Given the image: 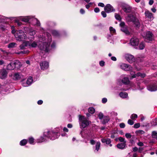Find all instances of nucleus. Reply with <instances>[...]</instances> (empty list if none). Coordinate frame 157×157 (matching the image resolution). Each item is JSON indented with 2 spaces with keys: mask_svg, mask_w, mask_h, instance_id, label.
Returning <instances> with one entry per match:
<instances>
[{
  "mask_svg": "<svg viewBox=\"0 0 157 157\" xmlns=\"http://www.w3.org/2000/svg\"><path fill=\"white\" fill-rule=\"evenodd\" d=\"M90 143L92 145H94L95 144V141L93 140H90Z\"/></svg>",
  "mask_w": 157,
  "mask_h": 157,
  "instance_id": "774afa93",
  "label": "nucleus"
},
{
  "mask_svg": "<svg viewBox=\"0 0 157 157\" xmlns=\"http://www.w3.org/2000/svg\"><path fill=\"white\" fill-rule=\"evenodd\" d=\"M16 44L14 42L11 43L9 44L8 45V47L9 48H12L14 47L15 45Z\"/></svg>",
  "mask_w": 157,
  "mask_h": 157,
  "instance_id": "58836bf2",
  "label": "nucleus"
},
{
  "mask_svg": "<svg viewBox=\"0 0 157 157\" xmlns=\"http://www.w3.org/2000/svg\"><path fill=\"white\" fill-rule=\"evenodd\" d=\"M122 8L124 12L126 13H130L132 10L131 7L128 5L125 4H122Z\"/></svg>",
  "mask_w": 157,
  "mask_h": 157,
  "instance_id": "9d476101",
  "label": "nucleus"
},
{
  "mask_svg": "<svg viewBox=\"0 0 157 157\" xmlns=\"http://www.w3.org/2000/svg\"><path fill=\"white\" fill-rule=\"evenodd\" d=\"M80 13L82 14H84L85 13V11L83 9H81L80 11Z\"/></svg>",
  "mask_w": 157,
  "mask_h": 157,
  "instance_id": "0e129e2a",
  "label": "nucleus"
},
{
  "mask_svg": "<svg viewBox=\"0 0 157 157\" xmlns=\"http://www.w3.org/2000/svg\"><path fill=\"white\" fill-rule=\"evenodd\" d=\"M0 29L2 30H4L5 29V27L4 25H2V24H0Z\"/></svg>",
  "mask_w": 157,
  "mask_h": 157,
  "instance_id": "4d7b16f0",
  "label": "nucleus"
},
{
  "mask_svg": "<svg viewBox=\"0 0 157 157\" xmlns=\"http://www.w3.org/2000/svg\"><path fill=\"white\" fill-rule=\"evenodd\" d=\"M31 16H27L22 17L21 18V20L25 22H29L30 23V19Z\"/></svg>",
  "mask_w": 157,
  "mask_h": 157,
  "instance_id": "a878e982",
  "label": "nucleus"
},
{
  "mask_svg": "<svg viewBox=\"0 0 157 157\" xmlns=\"http://www.w3.org/2000/svg\"><path fill=\"white\" fill-rule=\"evenodd\" d=\"M105 12V11H102L101 12V15L104 17H106V14Z\"/></svg>",
  "mask_w": 157,
  "mask_h": 157,
  "instance_id": "8fccbe9b",
  "label": "nucleus"
},
{
  "mask_svg": "<svg viewBox=\"0 0 157 157\" xmlns=\"http://www.w3.org/2000/svg\"><path fill=\"white\" fill-rule=\"evenodd\" d=\"M101 141L103 143H105L109 145L110 147L112 146V145L111 144V140L109 138H103L101 139Z\"/></svg>",
  "mask_w": 157,
  "mask_h": 157,
  "instance_id": "412c9836",
  "label": "nucleus"
},
{
  "mask_svg": "<svg viewBox=\"0 0 157 157\" xmlns=\"http://www.w3.org/2000/svg\"><path fill=\"white\" fill-rule=\"evenodd\" d=\"M130 43L133 46H137L138 44L139 40L136 37H133L130 40Z\"/></svg>",
  "mask_w": 157,
  "mask_h": 157,
  "instance_id": "ddd939ff",
  "label": "nucleus"
},
{
  "mask_svg": "<svg viewBox=\"0 0 157 157\" xmlns=\"http://www.w3.org/2000/svg\"><path fill=\"white\" fill-rule=\"evenodd\" d=\"M109 30L110 32L112 33H114L116 32L115 29L113 27H110L109 28Z\"/></svg>",
  "mask_w": 157,
  "mask_h": 157,
  "instance_id": "37998d69",
  "label": "nucleus"
},
{
  "mask_svg": "<svg viewBox=\"0 0 157 157\" xmlns=\"http://www.w3.org/2000/svg\"><path fill=\"white\" fill-rule=\"evenodd\" d=\"M137 144L139 146H144V144L141 142H139Z\"/></svg>",
  "mask_w": 157,
  "mask_h": 157,
  "instance_id": "bf43d9fd",
  "label": "nucleus"
},
{
  "mask_svg": "<svg viewBox=\"0 0 157 157\" xmlns=\"http://www.w3.org/2000/svg\"><path fill=\"white\" fill-rule=\"evenodd\" d=\"M7 68L8 70H10L14 69L15 68L13 65V63H11L8 64L7 66Z\"/></svg>",
  "mask_w": 157,
  "mask_h": 157,
  "instance_id": "c756f323",
  "label": "nucleus"
},
{
  "mask_svg": "<svg viewBox=\"0 0 157 157\" xmlns=\"http://www.w3.org/2000/svg\"><path fill=\"white\" fill-rule=\"evenodd\" d=\"M29 41H25L23 43L20 45L19 47L20 49L21 50L24 49L25 47L27 46L29 47Z\"/></svg>",
  "mask_w": 157,
  "mask_h": 157,
  "instance_id": "b1692460",
  "label": "nucleus"
},
{
  "mask_svg": "<svg viewBox=\"0 0 157 157\" xmlns=\"http://www.w3.org/2000/svg\"><path fill=\"white\" fill-rule=\"evenodd\" d=\"M126 142L123 143L119 144L117 145V147L119 149H123L125 146Z\"/></svg>",
  "mask_w": 157,
  "mask_h": 157,
  "instance_id": "cd10ccee",
  "label": "nucleus"
},
{
  "mask_svg": "<svg viewBox=\"0 0 157 157\" xmlns=\"http://www.w3.org/2000/svg\"><path fill=\"white\" fill-rule=\"evenodd\" d=\"M93 4V3L90 2L86 6V9H88L91 6H92Z\"/></svg>",
  "mask_w": 157,
  "mask_h": 157,
  "instance_id": "a18cd8bd",
  "label": "nucleus"
},
{
  "mask_svg": "<svg viewBox=\"0 0 157 157\" xmlns=\"http://www.w3.org/2000/svg\"><path fill=\"white\" fill-rule=\"evenodd\" d=\"M14 36L17 40L19 41H23L27 39V37L22 30L17 31L14 34Z\"/></svg>",
  "mask_w": 157,
  "mask_h": 157,
  "instance_id": "7ed1b4c3",
  "label": "nucleus"
},
{
  "mask_svg": "<svg viewBox=\"0 0 157 157\" xmlns=\"http://www.w3.org/2000/svg\"><path fill=\"white\" fill-rule=\"evenodd\" d=\"M33 82V78L32 77H29L26 81V83H23V86L25 87H26L30 85Z\"/></svg>",
  "mask_w": 157,
  "mask_h": 157,
  "instance_id": "aec40b11",
  "label": "nucleus"
},
{
  "mask_svg": "<svg viewBox=\"0 0 157 157\" xmlns=\"http://www.w3.org/2000/svg\"><path fill=\"white\" fill-rule=\"evenodd\" d=\"M51 33L52 35L55 36H58L59 35V33L56 30H52V31Z\"/></svg>",
  "mask_w": 157,
  "mask_h": 157,
  "instance_id": "473e14b6",
  "label": "nucleus"
},
{
  "mask_svg": "<svg viewBox=\"0 0 157 157\" xmlns=\"http://www.w3.org/2000/svg\"><path fill=\"white\" fill-rule=\"evenodd\" d=\"M140 127V124L139 123L135 124L134 125V127L135 128H137Z\"/></svg>",
  "mask_w": 157,
  "mask_h": 157,
  "instance_id": "09e8293b",
  "label": "nucleus"
},
{
  "mask_svg": "<svg viewBox=\"0 0 157 157\" xmlns=\"http://www.w3.org/2000/svg\"><path fill=\"white\" fill-rule=\"evenodd\" d=\"M145 47V44L144 42H141L139 46V49L140 50H143Z\"/></svg>",
  "mask_w": 157,
  "mask_h": 157,
  "instance_id": "f704fd0d",
  "label": "nucleus"
},
{
  "mask_svg": "<svg viewBox=\"0 0 157 157\" xmlns=\"http://www.w3.org/2000/svg\"><path fill=\"white\" fill-rule=\"evenodd\" d=\"M46 35L47 36L46 38L40 36L39 37L38 42L36 41H29V47L35 48L38 46L41 51L46 52H48L50 50V45L52 41V38L49 33H47Z\"/></svg>",
  "mask_w": 157,
  "mask_h": 157,
  "instance_id": "f257e3e1",
  "label": "nucleus"
},
{
  "mask_svg": "<svg viewBox=\"0 0 157 157\" xmlns=\"http://www.w3.org/2000/svg\"><path fill=\"white\" fill-rule=\"evenodd\" d=\"M129 83V81L128 78L127 77H124L122 79H118L117 81V84L120 85H121L122 83L125 85L128 84Z\"/></svg>",
  "mask_w": 157,
  "mask_h": 157,
  "instance_id": "1a4fd4ad",
  "label": "nucleus"
},
{
  "mask_svg": "<svg viewBox=\"0 0 157 157\" xmlns=\"http://www.w3.org/2000/svg\"><path fill=\"white\" fill-rule=\"evenodd\" d=\"M82 3L85 4V3H84V2L85 1L86 3H89L91 0H81Z\"/></svg>",
  "mask_w": 157,
  "mask_h": 157,
  "instance_id": "6e6d98bb",
  "label": "nucleus"
},
{
  "mask_svg": "<svg viewBox=\"0 0 157 157\" xmlns=\"http://www.w3.org/2000/svg\"><path fill=\"white\" fill-rule=\"evenodd\" d=\"M128 123L130 125H132L134 124V122L132 120L129 119L128 121Z\"/></svg>",
  "mask_w": 157,
  "mask_h": 157,
  "instance_id": "de8ad7c7",
  "label": "nucleus"
},
{
  "mask_svg": "<svg viewBox=\"0 0 157 157\" xmlns=\"http://www.w3.org/2000/svg\"><path fill=\"white\" fill-rule=\"evenodd\" d=\"M51 48L52 49L56 47V44L54 42H53L51 46Z\"/></svg>",
  "mask_w": 157,
  "mask_h": 157,
  "instance_id": "603ef678",
  "label": "nucleus"
},
{
  "mask_svg": "<svg viewBox=\"0 0 157 157\" xmlns=\"http://www.w3.org/2000/svg\"><path fill=\"white\" fill-rule=\"evenodd\" d=\"M105 62L103 61H101L100 62L99 64L101 66H103L104 65Z\"/></svg>",
  "mask_w": 157,
  "mask_h": 157,
  "instance_id": "052dcab7",
  "label": "nucleus"
},
{
  "mask_svg": "<svg viewBox=\"0 0 157 157\" xmlns=\"http://www.w3.org/2000/svg\"><path fill=\"white\" fill-rule=\"evenodd\" d=\"M144 132L142 130H139L138 131V133L143 134L144 133Z\"/></svg>",
  "mask_w": 157,
  "mask_h": 157,
  "instance_id": "e2e57ef3",
  "label": "nucleus"
},
{
  "mask_svg": "<svg viewBox=\"0 0 157 157\" xmlns=\"http://www.w3.org/2000/svg\"><path fill=\"white\" fill-rule=\"evenodd\" d=\"M115 17L116 19L117 20H118L119 21H121V16L119 15L116 13L115 14Z\"/></svg>",
  "mask_w": 157,
  "mask_h": 157,
  "instance_id": "c9c22d12",
  "label": "nucleus"
},
{
  "mask_svg": "<svg viewBox=\"0 0 157 157\" xmlns=\"http://www.w3.org/2000/svg\"><path fill=\"white\" fill-rule=\"evenodd\" d=\"M100 144L101 143L99 142H97L96 143V145L95 146V149L94 151L95 152H97L98 151L100 147Z\"/></svg>",
  "mask_w": 157,
  "mask_h": 157,
  "instance_id": "c85d7f7f",
  "label": "nucleus"
},
{
  "mask_svg": "<svg viewBox=\"0 0 157 157\" xmlns=\"http://www.w3.org/2000/svg\"><path fill=\"white\" fill-rule=\"evenodd\" d=\"M82 137L84 138H87V135L85 132L81 131L80 133Z\"/></svg>",
  "mask_w": 157,
  "mask_h": 157,
  "instance_id": "72a5a7b5",
  "label": "nucleus"
},
{
  "mask_svg": "<svg viewBox=\"0 0 157 157\" xmlns=\"http://www.w3.org/2000/svg\"><path fill=\"white\" fill-rule=\"evenodd\" d=\"M119 96L123 98H125L128 97V94L125 92H121L119 94Z\"/></svg>",
  "mask_w": 157,
  "mask_h": 157,
  "instance_id": "bb28decb",
  "label": "nucleus"
},
{
  "mask_svg": "<svg viewBox=\"0 0 157 157\" xmlns=\"http://www.w3.org/2000/svg\"><path fill=\"white\" fill-rule=\"evenodd\" d=\"M101 122L102 124H105L107 123L110 120V118L109 116H105L103 118Z\"/></svg>",
  "mask_w": 157,
  "mask_h": 157,
  "instance_id": "393cba45",
  "label": "nucleus"
},
{
  "mask_svg": "<svg viewBox=\"0 0 157 157\" xmlns=\"http://www.w3.org/2000/svg\"><path fill=\"white\" fill-rule=\"evenodd\" d=\"M152 137L153 138H155L157 140V132H153L152 135Z\"/></svg>",
  "mask_w": 157,
  "mask_h": 157,
  "instance_id": "79ce46f5",
  "label": "nucleus"
},
{
  "mask_svg": "<svg viewBox=\"0 0 157 157\" xmlns=\"http://www.w3.org/2000/svg\"><path fill=\"white\" fill-rule=\"evenodd\" d=\"M98 117L100 120L102 119L104 117L103 114L101 113H100L98 114Z\"/></svg>",
  "mask_w": 157,
  "mask_h": 157,
  "instance_id": "ea45409f",
  "label": "nucleus"
},
{
  "mask_svg": "<svg viewBox=\"0 0 157 157\" xmlns=\"http://www.w3.org/2000/svg\"><path fill=\"white\" fill-rule=\"evenodd\" d=\"M27 141L26 140L23 139L20 142V144L21 146H24L27 144Z\"/></svg>",
  "mask_w": 157,
  "mask_h": 157,
  "instance_id": "7c9ffc66",
  "label": "nucleus"
},
{
  "mask_svg": "<svg viewBox=\"0 0 157 157\" xmlns=\"http://www.w3.org/2000/svg\"><path fill=\"white\" fill-rule=\"evenodd\" d=\"M145 36H144L145 41L147 42H151L153 40V34L150 31H147L144 33Z\"/></svg>",
  "mask_w": 157,
  "mask_h": 157,
  "instance_id": "423d86ee",
  "label": "nucleus"
},
{
  "mask_svg": "<svg viewBox=\"0 0 157 157\" xmlns=\"http://www.w3.org/2000/svg\"><path fill=\"white\" fill-rule=\"evenodd\" d=\"M107 101V98H102V101L103 103H106Z\"/></svg>",
  "mask_w": 157,
  "mask_h": 157,
  "instance_id": "13d9d810",
  "label": "nucleus"
},
{
  "mask_svg": "<svg viewBox=\"0 0 157 157\" xmlns=\"http://www.w3.org/2000/svg\"><path fill=\"white\" fill-rule=\"evenodd\" d=\"M120 26L121 27V30L127 35H129L130 33L128 30L127 26L125 25L124 22H122L120 24Z\"/></svg>",
  "mask_w": 157,
  "mask_h": 157,
  "instance_id": "6e6552de",
  "label": "nucleus"
},
{
  "mask_svg": "<svg viewBox=\"0 0 157 157\" xmlns=\"http://www.w3.org/2000/svg\"><path fill=\"white\" fill-rule=\"evenodd\" d=\"M137 115L136 114H133L130 117V118L132 120L134 119L135 118H137Z\"/></svg>",
  "mask_w": 157,
  "mask_h": 157,
  "instance_id": "c03bdc74",
  "label": "nucleus"
},
{
  "mask_svg": "<svg viewBox=\"0 0 157 157\" xmlns=\"http://www.w3.org/2000/svg\"><path fill=\"white\" fill-rule=\"evenodd\" d=\"M11 28L12 29V33L14 34V35L15 34V32L16 33V32L14 29V26H12L11 27Z\"/></svg>",
  "mask_w": 157,
  "mask_h": 157,
  "instance_id": "49530a36",
  "label": "nucleus"
},
{
  "mask_svg": "<svg viewBox=\"0 0 157 157\" xmlns=\"http://www.w3.org/2000/svg\"><path fill=\"white\" fill-rule=\"evenodd\" d=\"M4 19H5L4 17H3L2 16L0 17V22H1V23L3 21V20Z\"/></svg>",
  "mask_w": 157,
  "mask_h": 157,
  "instance_id": "338daca9",
  "label": "nucleus"
},
{
  "mask_svg": "<svg viewBox=\"0 0 157 157\" xmlns=\"http://www.w3.org/2000/svg\"><path fill=\"white\" fill-rule=\"evenodd\" d=\"M59 134L52 130H47L44 132L43 136L37 140V143H41L47 141V139H50L53 140L58 138Z\"/></svg>",
  "mask_w": 157,
  "mask_h": 157,
  "instance_id": "f03ea898",
  "label": "nucleus"
},
{
  "mask_svg": "<svg viewBox=\"0 0 157 157\" xmlns=\"http://www.w3.org/2000/svg\"><path fill=\"white\" fill-rule=\"evenodd\" d=\"M126 20L128 22H132L136 26L138 27L140 26V23L138 19L132 14H128L125 18Z\"/></svg>",
  "mask_w": 157,
  "mask_h": 157,
  "instance_id": "20e7f679",
  "label": "nucleus"
},
{
  "mask_svg": "<svg viewBox=\"0 0 157 157\" xmlns=\"http://www.w3.org/2000/svg\"><path fill=\"white\" fill-rule=\"evenodd\" d=\"M28 141L31 144H34V139L32 137H30L28 138Z\"/></svg>",
  "mask_w": 157,
  "mask_h": 157,
  "instance_id": "2f4dec72",
  "label": "nucleus"
},
{
  "mask_svg": "<svg viewBox=\"0 0 157 157\" xmlns=\"http://www.w3.org/2000/svg\"><path fill=\"white\" fill-rule=\"evenodd\" d=\"M147 89L151 91H155L157 90V83L154 82L148 85L147 87Z\"/></svg>",
  "mask_w": 157,
  "mask_h": 157,
  "instance_id": "0eeeda50",
  "label": "nucleus"
},
{
  "mask_svg": "<svg viewBox=\"0 0 157 157\" xmlns=\"http://www.w3.org/2000/svg\"><path fill=\"white\" fill-rule=\"evenodd\" d=\"M118 139L121 142H124H124H126V141H124V138H123L122 137H120Z\"/></svg>",
  "mask_w": 157,
  "mask_h": 157,
  "instance_id": "5fc2aeb1",
  "label": "nucleus"
},
{
  "mask_svg": "<svg viewBox=\"0 0 157 157\" xmlns=\"http://www.w3.org/2000/svg\"><path fill=\"white\" fill-rule=\"evenodd\" d=\"M98 6L101 7H104L105 6L104 4L101 2H100L98 4Z\"/></svg>",
  "mask_w": 157,
  "mask_h": 157,
  "instance_id": "69168bd1",
  "label": "nucleus"
},
{
  "mask_svg": "<svg viewBox=\"0 0 157 157\" xmlns=\"http://www.w3.org/2000/svg\"><path fill=\"white\" fill-rule=\"evenodd\" d=\"M94 11L95 13H98L99 12L100 10L98 8L96 7L94 8Z\"/></svg>",
  "mask_w": 157,
  "mask_h": 157,
  "instance_id": "680f3d73",
  "label": "nucleus"
},
{
  "mask_svg": "<svg viewBox=\"0 0 157 157\" xmlns=\"http://www.w3.org/2000/svg\"><path fill=\"white\" fill-rule=\"evenodd\" d=\"M13 63L14 68L17 69L19 68L21 65V63L18 60H16Z\"/></svg>",
  "mask_w": 157,
  "mask_h": 157,
  "instance_id": "5701e85b",
  "label": "nucleus"
},
{
  "mask_svg": "<svg viewBox=\"0 0 157 157\" xmlns=\"http://www.w3.org/2000/svg\"><path fill=\"white\" fill-rule=\"evenodd\" d=\"M125 136L126 137L128 138H130L132 136L129 133H126L125 135Z\"/></svg>",
  "mask_w": 157,
  "mask_h": 157,
  "instance_id": "864d4df0",
  "label": "nucleus"
},
{
  "mask_svg": "<svg viewBox=\"0 0 157 157\" xmlns=\"http://www.w3.org/2000/svg\"><path fill=\"white\" fill-rule=\"evenodd\" d=\"M7 73L5 70H2L0 72V77L2 79H4L6 77Z\"/></svg>",
  "mask_w": 157,
  "mask_h": 157,
  "instance_id": "4be33fe9",
  "label": "nucleus"
},
{
  "mask_svg": "<svg viewBox=\"0 0 157 157\" xmlns=\"http://www.w3.org/2000/svg\"><path fill=\"white\" fill-rule=\"evenodd\" d=\"M119 126L121 128H124L125 127V124L124 123H122L120 124Z\"/></svg>",
  "mask_w": 157,
  "mask_h": 157,
  "instance_id": "3c124183",
  "label": "nucleus"
},
{
  "mask_svg": "<svg viewBox=\"0 0 157 157\" xmlns=\"http://www.w3.org/2000/svg\"><path fill=\"white\" fill-rule=\"evenodd\" d=\"M40 65L41 69L43 70L48 69L49 67V63L46 61H43L40 62Z\"/></svg>",
  "mask_w": 157,
  "mask_h": 157,
  "instance_id": "4468645a",
  "label": "nucleus"
},
{
  "mask_svg": "<svg viewBox=\"0 0 157 157\" xmlns=\"http://www.w3.org/2000/svg\"><path fill=\"white\" fill-rule=\"evenodd\" d=\"M30 20V23H31L33 25H40L39 21L36 18L31 17Z\"/></svg>",
  "mask_w": 157,
  "mask_h": 157,
  "instance_id": "dca6fc26",
  "label": "nucleus"
},
{
  "mask_svg": "<svg viewBox=\"0 0 157 157\" xmlns=\"http://www.w3.org/2000/svg\"><path fill=\"white\" fill-rule=\"evenodd\" d=\"M35 33V31L33 29L30 30L29 32V34L31 36H33L34 35Z\"/></svg>",
  "mask_w": 157,
  "mask_h": 157,
  "instance_id": "a19ab883",
  "label": "nucleus"
},
{
  "mask_svg": "<svg viewBox=\"0 0 157 157\" xmlns=\"http://www.w3.org/2000/svg\"><path fill=\"white\" fill-rule=\"evenodd\" d=\"M10 18L11 19H14V20L16 21V22L17 23V25L18 26H20L21 25L22 23L21 22H19L17 20L16 18L13 17H10Z\"/></svg>",
  "mask_w": 157,
  "mask_h": 157,
  "instance_id": "e433bc0d",
  "label": "nucleus"
},
{
  "mask_svg": "<svg viewBox=\"0 0 157 157\" xmlns=\"http://www.w3.org/2000/svg\"><path fill=\"white\" fill-rule=\"evenodd\" d=\"M105 11L107 13L111 12L114 10L113 7L110 4H107L104 7Z\"/></svg>",
  "mask_w": 157,
  "mask_h": 157,
  "instance_id": "2eb2a0df",
  "label": "nucleus"
},
{
  "mask_svg": "<svg viewBox=\"0 0 157 157\" xmlns=\"http://www.w3.org/2000/svg\"><path fill=\"white\" fill-rule=\"evenodd\" d=\"M131 76L132 78H136V76H140L141 78H144L145 77L146 75L144 73H141L140 72L137 73L136 74L132 72L131 73Z\"/></svg>",
  "mask_w": 157,
  "mask_h": 157,
  "instance_id": "f3484780",
  "label": "nucleus"
},
{
  "mask_svg": "<svg viewBox=\"0 0 157 157\" xmlns=\"http://www.w3.org/2000/svg\"><path fill=\"white\" fill-rule=\"evenodd\" d=\"M125 57L127 60L130 63H132L135 61V58L132 55L127 54L125 55Z\"/></svg>",
  "mask_w": 157,
  "mask_h": 157,
  "instance_id": "9b49d317",
  "label": "nucleus"
},
{
  "mask_svg": "<svg viewBox=\"0 0 157 157\" xmlns=\"http://www.w3.org/2000/svg\"><path fill=\"white\" fill-rule=\"evenodd\" d=\"M79 116V124L80 126L83 128H85L89 124V121L84 116L80 115Z\"/></svg>",
  "mask_w": 157,
  "mask_h": 157,
  "instance_id": "39448f33",
  "label": "nucleus"
},
{
  "mask_svg": "<svg viewBox=\"0 0 157 157\" xmlns=\"http://www.w3.org/2000/svg\"><path fill=\"white\" fill-rule=\"evenodd\" d=\"M120 67L121 68L126 71H129L132 69L131 66L125 63H121Z\"/></svg>",
  "mask_w": 157,
  "mask_h": 157,
  "instance_id": "f8f14e48",
  "label": "nucleus"
},
{
  "mask_svg": "<svg viewBox=\"0 0 157 157\" xmlns=\"http://www.w3.org/2000/svg\"><path fill=\"white\" fill-rule=\"evenodd\" d=\"M145 16L148 19H149L150 20H152L153 19V16L152 14L148 10H145Z\"/></svg>",
  "mask_w": 157,
  "mask_h": 157,
  "instance_id": "6ab92c4d",
  "label": "nucleus"
},
{
  "mask_svg": "<svg viewBox=\"0 0 157 157\" xmlns=\"http://www.w3.org/2000/svg\"><path fill=\"white\" fill-rule=\"evenodd\" d=\"M88 111L90 113L93 114L94 112L95 109L93 107H91L89 108Z\"/></svg>",
  "mask_w": 157,
  "mask_h": 157,
  "instance_id": "4c0bfd02",
  "label": "nucleus"
},
{
  "mask_svg": "<svg viewBox=\"0 0 157 157\" xmlns=\"http://www.w3.org/2000/svg\"><path fill=\"white\" fill-rule=\"evenodd\" d=\"M22 77L23 75L19 73H16L13 75V79L15 80H20Z\"/></svg>",
  "mask_w": 157,
  "mask_h": 157,
  "instance_id": "a211bd4d",
  "label": "nucleus"
}]
</instances>
